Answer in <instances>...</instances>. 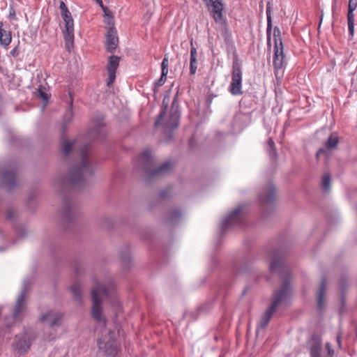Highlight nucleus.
Masks as SVG:
<instances>
[{"label":"nucleus","instance_id":"nucleus-39","mask_svg":"<svg viewBox=\"0 0 357 357\" xmlns=\"http://www.w3.org/2000/svg\"><path fill=\"white\" fill-rule=\"evenodd\" d=\"M347 278L345 277V276H343L341 278V279L340 280V283H339V286H340V288L341 289L342 291H343L344 289H346L347 287Z\"/></svg>","mask_w":357,"mask_h":357},{"label":"nucleus","instance_id":"nucleus-49","mask_svg":"<svg viewBox=\"0 0 357 357\" xmlns=\"http://www.w3.org/2000/svg\"><path fill=\"white\" fill-rule=\"evenodd\" d=\"M38 93H39V96L45 101V102H47L48 100V96H47V94L46 93H45L44 91H43L42 90H39L38 91Z\"/></svg>","mask_w":357,"mask_h":357},{"label":"nucleus","instance_id":"nucleus-48","mask_svg":"<svg viewBox=\"0 0 357 357\" xmlns=\"http://www.w3.org/2000/svg\"><path fill=\"white\" fill-rule=\"evenodd\" d=\"M19 45L15 46L10 52V54L13 57H17L19 56Z\"/></svg>","mask_w":357,"mask_h":357},{"label":"nucleus","instance_id":"nucleus-26","mask_svg":"<svg viewBox=\"0 0 357 357\" xmlns=\"http://www.w3.org/2000/svg\"><path fill=\"white\" fill-rule=\"evenodd\" d=\"M3 22H0V44L6 47L10 43L12 36L10 31L3 29Z\"/></svg>","mask_w":357,"mask_h":357},{"label":"nucleus","instance_id":"nucleus-35","mask_svg":"<svg viewBox=\"0 0 357 357\" xmlns=\"http://www.w3.org/2000/svg\"><path fill=\"white\" fill-rule=\"evenodd\" d=\"M120 258H121L123 265L125 267H128L130 264V261H131L129 250H127L126 251L121 252H120Z\"/></svg>","mask_w":357,"mask_h":357},{"label":"nucleus","instance_id":"nucleus-30","mask_svg":"<svg viewBox=\"0 0 357 357\" xmlns=\"http://www.w3.org/2000/svg\"><path fill=\"white\" fill-rule=\"evenodd\" d=\"M182 216L181 211L178 208L172 209L167 215L166 221L169 223H174L179 220Z\"/></svg>","mask_w":357,"mask_h":357},{"label":"nucleus","instance_id":"nucleus-29","mask_svg":"<svg viewBox=\"0 0 357 357\" xmlns=\"http://www.w3.org/2000/svg\"><path fill=\"white\" fill-rule=\"evenodd\" d=\"M70 291L73 295L74 299L81 303L82 301V287L80 283L75 282L74 283L71 287Z\"/></svg>","mask_w":357,"mask_h":357},{"label":"nucleus","instance_id":"nucleus-31","mask_svg":"<svg viewBox=\"0 0 357 357\" xmlns=\"http://www.w3.org/2000/svg\"><path fill=\"white\" fill-rule=\"evenodd\" d=\"M120 57L117 56H110L108 59L107 72H115L116 71L119 66Z\"/></svg>","mask_w":357,"mask_h":357},{"label":"nucleus","instance_id":"nucleus-40","mask_svg":"<svg viewBox=\"0 0 357 357\" xmlns=\"http://www.w3.org/2000/svg\"><path fill=\"white\" fill-rule=\"evenodd\" d=\"M190 44H191L190 60H192L194 61V60H197V52L196 48L192 45V40H191Z\"/></svg>","mask_w":357,"mask_h":357},{"label":"nucleus","instance_id":"nucleus-22","mask_svg":"<svg viewBox=\"0 0 357 357\" xmlns=\"http://www.w3.org/2000/svg\"><path fill=\"white\" fill-rule=\"evenodd\" d=\"M357 8V0H349L348 5V29L349 34L353 36L354 33V12Z\"/></svg>","mask_w":357,"mask_h":357},{"label":"nucleus","instance_id":"nucleus-38","mask_svg":"<svg viewBox=\"0 0 357 357\" xmlns=\"http://www.w3.org/2000/svg\"><path fill=\"white\" fill-rule=\"evenodd\" d=\"M167 75V73H165V75H164L163 73H161V76H160V79H158L155 82V85L158 87L162 86L166 81Z\"/></svg>","mask_w":357,"mask_h":357},{"label":"nucleus","instance_id":"nucleus-41","mask_svg":"<svg viewBox=\"0 0 357 357\" xmlns=\"http://www.w3.org/2000/svg\"><path fill=\"white\" fill-rule=\"evenodd\" d=\"M108 73V80L107 82V86H110L113 84L116 78V73L115 72H107Z\"/></svg>","mask_w":357,"mask_h":357},{"label":"nucleus","instance_id":"nucleus-24","mask_svg":"<svg viewBox=\"0 0 357 357\" xmlns=\"http://www.w3.org/2000/svg\"><path fill=\"white\" fill-rule=\"evenodd\" d=\"M326 286V279L322 278L319 285L318 291V299H317V309L319 311H322L324 308V295Z\"/></svg>","mask_w":357,"mask_h":357},{"label":"nucleus","instance_id":"nucleus-46","mask_svg":"<svg viewBox=\"0 0 357 357\" xmlns=\"http://www.w3.org/2000/svg\"><path fill=\"white\" fill-rule=\"evenodd\" d=\"M169 191H170L169 188H167L164 190H162L160 192V197L162 199L166 198L169 195Z\"/></svg>","mask_w":357,"mask_h":357},{"label":"nucleus","instance_id":"nucleus-16","mask_svg":"<svg viewBox=\"0 0 357 357\" xmlns=\"http://www.w3.org/2000/svg\"><path fill=\"white\" fill-rule=\"evenodd\" d=\"M108 24L110 26L106 34L107 51L109 52H114L117 47L119 38L117 36V31L114 27V22H109Z\"/></svg>","mask_w":357,"mask_h":357},{"label":"nucleus","instance_id":"nucleus-53","mask_svg":"<svg viewBox=\"0 0 357 357\" xmlns=\"http://www.w3.org/2000/svg\"><path fill=\"white\" fill-rule=\"evenodd\" d=\"M337 344H338L339 347H341V342H340V336L337 337Z\"/></svg>","mask_w":357,"mask_h":357},{"label":"nucleus","instance_id":"nucleus-20","mask_svg":"<svg viewBox=\"0 0 357 357\" xmlns=\"http://www.w3.org/2000/svg\"><path fill=\"white\" fill-rule=\"evenodd\" d=\"M208 6H211V13L215 22H221L222 20L223 5L220 0H204Z\"/></svg>","mask_w":357,"mask_h":357},{"label":"nucleus","instance_id":"nucleus-7","mask_svg":"<svg viewBox=\"0 0 357 357\" xmlns=\"http://www.w3.org/2000/svg\"><path fill=\"white\" fill-rule=\"evenodd\" d=\"M243 73L241 63L237 56L235 57L231 72V81L229 85V91L233 96H238L243 94L242 91V79Z\"/></svg>","mask_w":357,"mask_h":357},{"label":"nucleus","instance_id":"nucleus-13","mask_svg":"<svg viewBox=\"0 0 357 357\" xmlns=\"http://www.w3.org/2000/svg\"><path fill=\"white\" fill-rule=\"evenodd\" d=\"M307 348L310 353V357H323L322 356V340L318 334H312L307 342Z\"/></svg>","mask_w":357,"mask_h":357},{"label":"nucleus","instance_id":"nucleus-52","mask_svg":"<svg viewBox=\"0 0 357 357\" xmlns=\"http://www.w3.org/2000/svg\"><path fill=\"white\" fill-rule=\"evenodd\" d=\"M322 20H323V14L321 15L320 16V20H319V29L320 28L321 26V22H322Z\"/></svg>","mask_w":357,"mask_h":357},{"label":"nucleus","instance_id":"nucleus-54","mask_svg":"<svg viewBox=\"0 0 357 357\" xmlns=\"http://www.w3.org/2000/svg\"><path fill=\"white\" fill-rule=\"evenodd\" d=\"M13 217V212L12 211H10L8 213V218L10 219L12 218Z\"/></svg>","mask_w":357,"mask_h":357},{"label":"nucleus","instance_id":"nucleus-45","mask_svg":"<svg viewBox=\"0 0 357 357\" xmlns=\"http://www.w3.org/2000/svg\"><path fill=\"white\" fill-rule=\"evenodd\" d=\"M99 6L101 7L102 11L104 12V15L105 17H112V12L103 5L102 2V4H99Z\"/></svg>","mask_w":357,"mask_h":357},{"label":"nucleus","instance_id":"nucleus-4","mask_svg":"<svg viewBox=\"0 0 357 357\" xmlns=\"http://www.w3.org/2000/svg\"><path fill=\"white\" fill-rule=\"evenodd\" d=\"M140 159L147 179L159 178L171 171L172 163L170 161H165L161 165L155 167L154 159L149 151L142 153Z\"/></svg>","mask_w":357,"mask_h":357},{"label":"nucleus","instance_id":"nucleus-1","mask_svg":"<svg viewBox=\"0 0 357 357\" xmlns=\"http://www.w3.org/2000/svg\"><path fill=\"white\" fill-rule=\"evenodd\" d=\"M88 146L84 145L79 151V161L70 169L68 182L74 188H84L94 174V167L88 154Z\"/></svg>","mask_w":357,"mask_h":357},{"label":"nucleus","instance_id":"nucleus-58","mask_svg":"<svg viewBox=\"0 0 357 357\" xmlns=\"http://www.w3.org/2000/svg\"><path fill=\"white\" fill-rule=\"evenodd\" d=\"M3 311V307L0 305V315L1 314Z\"/></svg>","mask_w":357,"mask_h":357},{"label":"nucleus","instance_id":"nucleus-56","mask_svg":"<svg viewBox=\"0 0 357 357\" xmlns=\"http://www.w3.org/2000/svg\"><path fill=\"white\" fill-rule=\"evenodd\" d=\"M341 300H342V302L344 303V295H343V292L341 294Z\"/></svg>","mask_w":357,"mask_h":357},{"label":"nucleus","instance_id":"nucleus-15","mask_svg":"<svg viewBox=\"0 0 357 357\" xmlns=\"http://www.w3.org/2000/svg\"><path fill=\"white\" fill-rule=\"evenodd\" d=\"M272 260L269 266L271 273L277 272L282 275L283 272L287 273L289 275L288 269L286 268L282 261V255L278 251H275L272 254Z\"/></svg>","mask_w":357,"mask_h":357},{"label":"nucleus","instance_id":"nucleus-10","mask_svg":"<svg viewBox=\"0 0 357 357\" xmlns=\"http://www.w3.org/2000/svg\"><path fill=\"white\" fill-rule=\"evenodd\" d=\"M17 175L16 167L10 168H5L1 171L0 184L2 187L8 190H12L17 184Z\"/></svg>","mask_w":357,"mask_h":357},{"label":"nucleus","instance_id":"nucleus-37","mask_svg":"<svg viewBox=\"0 0 357 357\" xmlns=\"http://www.w3.org/2000/svg\"><path fill=\"white\" fill-rule=\"evenodd\" d=\"M168 65H169L168 59L165 56L163 59L162 63H161V71L164 75H165V73L168 74Z\"/></svg>","mask_w":357,"mask_h":357},{"label":"nucleus","instance_id":"nucleus-12","mask_svg":"<svg viewBox=\"0 0 357 357\" xmlns=\"http://www.w3.org/2000/svg\"><path fill=\"white\" fill-rule=\"evenodd\" d=\"M61 17L65 23V29L63 31L66 45L68 47L72 45L74 40V20L69 10L61 13Z\"/></svg>","mask_w":357,"mask_h":357},{"label":"nucleus","instance_id":"nucleus-17","mask_svg":"<svg viewBox=\"0 0 357 357\" xmlns=\"http://www.w3.org/2000/svg\"><path fill=\"white\" fill-rule=\"evenodd\" d=\"M63 314L59 312L50 310L40 317V321L48 324L50 327L59 326L61 323Z\"/></svg>","mask_w":357,"mask_h":357},{"label":"nucleus","instance_id":"nucleus-51","mask_svg":"<svg viewBox=\"0 0 357 357\" xmlns=\"http://www.w3.org/2000/svg\"><path fill=\"white\" fill-rule=\"evenodd\" d=\"M17 233L22 237L24 236L26 234L25 229L22 227L19 228Z\"/></svg>","mask_w":357,"mask_h":357},{"label":"nucleus","instance_id":"nucleus-34","mask_svg":"<svg viewBox=\"0 0 357 357\" xmlns=\"http://www.w3.org/2000/svg\"><path fill=\"white\" fill-rule=\"evenodd\" d=\"M73 143L68 139H63L61 142V152L64 156H68L73 148Z\"/></svg>","mask_w":357,"mask_h":357},{"label":"nucleus","instance_id":"nucleus-14","mask_svg":"<svg viewBox=\"0 0 357 357\" xmlns=\"http://www.w3.org/2000/svg\"><path fill=\"white\" fill-rule=\"evenodd\" d=\"M339 144V137L336 133L330 135L324 144V146L319 149L316 154L317 159H319L321 155H324L326 158L330 157L332 150L336 149Z\"/></svg>","mask_w":357,"mask_h":357},{"label":"nucleus","instance_id":"nucleus-55","mask_svg":"<svg viewBox=\"0 0 357 357\" xmlns=\"http://www.w3.org/2000/svg\"><path fill=\"white\" fill-rule=\"evenodd\" d=\"M75 271L77 274H79L81 272V271H79L77 267L75 268Z\"/></svg>","mask_w":357,"mask_h":357},{"label":"nucleus","instance_id":"nucleus-28","mask_svg":"<svg viewBox=\"0 0 357 357\" xmlns=\"http://www.w3.org/2000/svg\"><path fill=\"white\" fill-rule=\"evenodd\" d=\"M73 100H70V107L67 109L66 112L64 116H63V123L62 126V130L63 132H64L70 123V122L73 120Z\"/></svg>","mask_w":357,"mask_h":357},{"label":"nucleus","instance_id":"nucleus-2","mask_svg":"<svg viewBox=\"0 0 357 357\" xmlns=\"http://www.w3.org/2000/svg\"><path fill=\"white\" fill-rule=\"evenodd\" d=\"M290 292L291 287L288 278H286L281 287L274 291L273 301L258 324L257 331H258L259 328L264 329L267 326L273 314L276 311L278 305L287 300L290 295Z\"/></svg>","mask_w":357,"mask_h":357},{"label":"nucleus","instance_id":"nucleus-59","mask_svg":"<svg viewBox=\"0 0 357 357\" xmlns=\"http://www.w3.org/2000/svg\"><path fill=\"white\" fill-rule=\"evenodd\" d=\"M65 183H66V181H61V184L62 185H64V184H65Z\"/></svg>","mask_w":357,"mask_h":357},{"label":"nucleus","instance_id":"nucleus-33","mask_svg":"<svg viewBox=\"0 0 357 357\" xmlns=\"http://www.w3.org/2000/svg\"><path fill=\"white\" fill-rule=\"evenodd\" d=\"M266 151L271 158H276L277 151H276V149H275V144L272 138H269L267 140Z\"/></svg>","mask_w":357,"mask_h":357},{"label":"nucleus","instance_id":"nucleus-19","mask_svg":"<svg viewBox=\"0 0 357 357\" xmlns=\"http://www.w3.org/2000/svg\"><path fill=\"white\" fill-rule=\"evenodd\" d=\"M284 47L282 42L274 44L273 66L275 70H280L284 64Z\"/></svg>","mask_w":357,"mask_h":357},{"label":"nucleus","instance_id":"nucleus-23","mask_svg":"<svg viewBox=\"0 0 357 357\" xmlns=\"http://www.w3.org/2000/svg\"><path fill=\"white\" fill-rule=\"evenodd\" d=\"M89 138L95 140V139H102L105 137V128L104 124L102 123H96L93 128L89 130Z\"/></svg>","mask_w":357,"mask_h":357},{"label":"nucleus","instance_id":"nucleus-25","mask_svg":"<svg viewBox=\"0 0 357 357\" xmlns=\"http://www.w3.org/2000/svg\"><path fill=\"white\" fill-rule=\"evenodd\" d=\"M271 12L272 7L271 3L268 2L266 6V17H267V28H266V35H267V44L268 45H271V36L272 32V18H271Z\"/></svg>","mask_w":357,"mask_h":357},{"label":"nucleus","instance_id":"nucleus-50","mask_svg":"<svg viewBox=\"0 0 357 357\" xmlns=\"http://www.w3.org/2000/svg\"><path fill=\"white\" fill-rule=\"evenodd\" d=\"M9 18L10 20H16L17 18H16V15H15V11L14 10L13 8H10V11H9Z\"/></svg>","mask_w":357,"mask_h":357},{"label":"nucleus","instance_id":"nucleus-36","mask_svg":"<svg viewBox=\"0 0 357 357\" xmlns=\"http://www.w3.org/2000/svg\"><path fill=\"white\" fill-rule=\"evenodd\" d=\"M280 33H281V32H280V29L278 26H275L274 33H273L275 44H276V42H277V44H279L280 40L282 42Z\"/></svg>","mask_w":357,"mask_h":357},{"label":"nucleus","instance_id":"nucleus-5","mask_svg":"<svg viewBox=\"0 0 357 357\" xmlns=\"http://www.w3.org/2000/svg\"><path fill=\"white\" fill-rule=\"evenodd\" d=\"M110 289L98 282L93 287L91 291L92 308L91 316L96 321L103 326L106 325V319L102 315V307L100 297H107L109 294Z\"/></svg>","mask_w":357,"mask_h":357},{"label":"nucleus","instance_id":"nucleus-3","mask_svg":"<svg viewBox=\"0 0 357 357\" xmlns=\"http://www.w3.org/2000/svg\"><path fill=\"white\" fill-rule=\"evenodd\" d=\"M166 100L167 98L165 97L162 100V109L155 120L154 126L158 127L162 126L167 130H172L176 128L178 126V121L180 118L178 102H177L176 98H175L172 102L171 109L168 117L165 121H164L166 111L168 107V102H166Z\"/></svg>","mask_w":357,"mask_h":357},{"label":"nucleus","instance_id":"nucleus-21","mask_svg":"<svg viewBox=\"0 0 357 357\" xmlns=\"http://www.w3.org/2000/svg\"><path fill=\"white\" fill-rule=\"evenodd\" d=\"M26 294V284L23 287L20 294L19 295L15 305L13 308V316L14 319L17 320L19 319L20 313L25 309V296Z\"/></svg>","mask_w":357,"mask_h":357},{"label":"nucleus","instance_id":"nucleus-6","mask_svg":"<svg viewBox=\"0 0 357 357\" xmlns=\"http://www.w3.org/2000/svg\"><path fill=\"white\" fill-rule=\"evenodd\" d=\"M98 346L107 356H116L121 351L115 339V333L112 330H109L105 335L98 340Z\"/></svg>","mask_w":357,"mask_h":357},{"label":"nucleus","instance_id":"nucleus-47","mask_svg":"<svg viewBox=\"0 0 357 357\" xmlns=\"http://www.w3.org/2000/svg\"><path fill=\"white\" fill-rule=\"evenodd\" d=\"M59 9L61 11V13L67 10H69L67 6L64 3L63 1L61 0L59 2Z\"/></svg>","mask_w":357,"mask_h":357},{"label":"nucleus","instance_id":"nucleus-27","mask_svg":"<svg viewBox=\"0 0 357 357\" xmlns=\"http://www.w3.org/2000/svg\"><path fill=\"white\" fill-rule=\"evenodd\" d=\"M234 121L235 124L243 128L250 123V117L247 114L240 112L235 115Z\"/></svg>","mask_w":357,"mask_h":357},{"label":"nucleus","instance_id":"nucleus-18","mask_svg":"<svg viewBox=\"0 0 357 357\" xmlns=\"http://www.w3.org/2000/svg\"><path fill=\"white\" fill-rule=\"evenodd\" d=\"M276 190L272 183H269L264 188L259 195V201L261 204H272L275 199Z\"/></svg>","mask_w":357,"mask_h":357},{"label":"nucleus","instance_id":"nucleus-43","mask_svg":"<svg viewBox=\"0 0 357 357\" xmlns=\"http://www.w3.org/2000/svg\"><path fill=\"white\" fill-rule=\"evenodd\" d=\"M197 60H190V73L191 75H194L196 73L197 70Z\"/></svg>","mask_w":357,"mask_h":357},{"label":"nucleus","instance_id":"nucleus-11","mask_svg":"<svg viewBox=\"0 0 357 357\" xmlns=\"http://www.w3.org/2000/svg\"><path fill=\"white\" fill-rule=\"evenodd\" d=\"M59 214L63 224L72 223L77 216L75 202L72 199L65 198L59 210Z\"/></svg>","mask_w":357,"mask_h":357},{"label":"nucleus","instance_id":"nucleus-9","mask_svg":"<svg viewBox=\"0 0 357 357\" xmlns=\"http://www.w3.org/2000/svg\"><path fill=\"white\" fill-rule=\"evenodd\" d=\"M36 337V334L31 330L25 331L15 336L13 347L18 353L23 354L30 348Z\"/></svg>","mask_w":357,"mask_h":357},{"label":"nucleus","instance_id":"nucleus-8","mask_svg":"<svg viewBox=\"0 0 357 357\" xmlns=\"http://www.w3.org/2000/svg\"><path fill=\"white\" fill-rule=\"evenodd\" d=\"M247 211L248 205L246 204H241L236 207L224 220L221 227V233L234 225L241 224L243 218Z\"/></svg>","mask_w":357,"mask_h":357},{"label":"nucleus","instance_id":"nucleus-42","mask_svg":"<svg viewBox=\"0 0 357 357\" xmlns=\"http://www.w3.org/2000/svg\"><path fill=\"white\" fill-rule=\"evenodd\" d=\"M108 73V80L107 82V86H110L113 84L116 78V73L115 72H107Z\"/></svg>","mask_w":357,"mask_h":357},{"label":"nucleus","instance_id":"nucleus-57","mask_svg":"<svg viewBox=\"0 0 357 357\" xmlns=\"http://www.w3.org/2000/svg\"><path fill=\"white\" fill-rule=\"evenodd\" d=\"M98 4H102V0H95Z\"/></svg>","mask_w":357,"mask_h":357},{"label":"nucleus","instance_id":"nucleus-32","mask_svg":"<svg viewBox=\"0 0 357 357\" xmlns=\"http://www.w3.org/2000/svg\"><path fill=\"white\" fill-rule=\"evenodd\" d=\"M331 174L328 172L324 173L322 178H321V186L324 191L328 192L331 189Z\"/></svg>","mask_w":357,"mask_h":357},{"label":"nucleus","instance_id":"nucleus-44","mask_svg":"<svg viewBox=\"0 0 357 357\" xmlns=\"http://www.w3.org/2000/svg\"><path fill=\"white\" fill-rule=\"evenodd\" d=\"M326 349L327 351V354L326 357H333L334 355V350L332 349L330 342H327L326 344Z\"/></svg>","mask_w":357,"mask_h":357}]
</instances>
